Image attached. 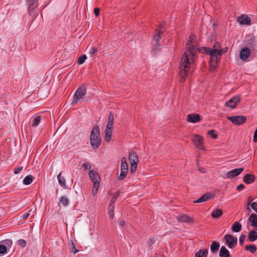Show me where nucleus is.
<instances>
[{
  "instance_id": "nucleus-32",
  "label": "nucleus",
  "mask_w": 257,
  "mask_h": 257,
  "mask_svg": "<svg viewBox=\"0 0 257 257\" xmlns=\"http://www.w3.org/2000/svg\"><path fill=\"white\" fill-rule=\"evenodd\" d=\"M244 249H245V250H249L250 251V252H251L252 253H253L256 251L257 247H256V246L254 244H250V245H246L245 246Z\"/></svg>"
},
{
  "instance_id": "nucleus-53",
  "label": "nucleus",
  "mask_w": 257,
  "mask_h": 257,
  "mask_svg": "<svg viewBox=\"0 0 257 257\" xmlns=\"http://www.w3.org/2000/svg\"><path fill=\"white\" fill-rule=\"evenodd\" d=\"M245 188V186L242 184H240L236 187V190L238 191H241Z\"/></svg>"
},
{
  "instance_id": "nucleus-24",
  "label": "nucleus",
  "mask_w": 257,
  "mask_h": 257,
  "mask_svg": "<svg viewBox=\"0 0 257 257\" xmlns=\"http://www.w3.org/2000/svg\"><path fill=\"white\" fill-rule=\"evenodd\" d=\"M242 225L238 222H234L231 227V230L233 232H238L241 230Z\"/></svg>"
},
{
  "instance_id": "nucleus-58",
  "label": "nucleus",
  "mask_w": 257,
  "mask_h": 257,
  "mask_svg": "<svg viewBox=\"0 0 257 257\" xmlns=\"http://www.w3.org/2000/svg\"><path fill=\"white\" fill-rule=\"evenodd\" d=\"M196 39V36L194 34H191L190 36H189V39L190 40H192L193 41H194Z\"/></svg>"
},
{
  "instance_id": "nucleus-40",
  "label": "nucleus",
  "mask_w": 257,
  "mask_h": 257,
  "mask_svg": "<svg viewBox=\"0 0 257 257\" xmlns=\"http://www.w3.org/2000/svg\"><path fill=\"white\" fill-rule=\"evenodd\" d=\"M120 170L128 171V164L127 162H121Z\"/></svg>"
},
{
  "instance_id": "nucleus-45",
  "label": "nucleus",
  "mask_w": 257,
  "mask_h": 257,
  "mask_svg": "<svg viewBox=\"0 0 257 257\" xmlns=\"http://www.w3.org/2000/svg\"><path fill=\"white\" fill-rule=\"evenodd\" d=\"M155 242V238L154 237H150L148 242V245L149 246L150 249L152 248V245Z\"/></svg>"
},
{
  "instance_id": "nucleus-8",
  "label": "nucleus",
  "mask_w": 257,
  "mask_h": 257,
  "mask_svg": "<svg viewBox=\"0 0 257 257\" xmlns=\"http://www.w3.org/2000/svg\"><path fill=\"white\" fill-rule=\"evenodd\" d=\"M163 34V31L159 30L158 29L155 30V34L154 36V39L156 41V44L154 45L152 47V52L156 54L160 51V47L159 45V41L161 39V35Z\"/></svg>"
},
{
  "instance_id": "nucleus-43",
  "label": "nucleus",
  "mask_w": 257,
  "mask_h": 257,
  "mask_svg": "<svg viewBox=\"0 0 257 257\" xmlns=\"http://www.w3.org/2000/svg\"><path fill=\"white\" fill-rule=\"evenodd\" d=\"M220 43L218 42H216L214 44L212 48H210V49L216 50H220Z\"/></svg>"
},
{
  "instance_id": "nucleus-30",
  "label": "nucleus",
  "mask_w": 257,
  "mask_h": 257,
  "mask_svg": "<svg viewBox=\"0 0 257 257\" xmlns=\"http://www.w3.org/2000/svg\"><path fill=\"white\" fill-rule=\"evenodd\" d=\"M223 214L222 211L220 209H216L213 210L211 213V216L213 218H218Z\"/></svg>"
},
{
  "instance_id": "nucleus-3",
  "label": "nucleus",
  "mask_w": 257,
  "mask_h": 257,
  "mask_svg": "<svg viewBox=\"0 0 257 257\" xmlns=\"http://www.w3.org/2000/svg\"><path fill=\"white\" fill-rule=\"evenodd\" d=\"M100 129L98 125H94L90 133V143L92 148L95 150L99 148L101 144Z\"/></svg>"
},
{
  "instance_id": "nucleus-37",
  "label": "nucleus",
  "mask_w": 257,
  "mask_h": 257,
  "mask_svg": "<svg viewBox=\"0 0 257 257\" xmlns=\"http://www.w3.org/2000/svg\"><path fill=\"white\" fill-rule=\"evenodd\" d=\"M127 171H123L120 170V173L118 176V179L121 180L125 178L127 174Z\"/></svg>"
},
{
  "instance_id": "nucleus-6",
  "label": "nucleus",
  "mask_w": 257,
  "mask_h": 257,
  "mask_svg": "<svg viewBox=\"0 0 257 257\" xmlns=\"http://www.w3.org/2000/svg\"><path fill=\"white\" fill-rule=\"evenodd\" d=\"M86 92V87L85 84H81L75 91L71 105H74L84 96Z\"/></svg>"
},
{
  "instance_id": "nucleus-52",
  "label": "nucleus",
  "mask_w": 257,
  "mask_h": 257,
  "mask_svg": "<svg viewBox=\"0 0 257 257\" xmlns=\"http://www.w3.org/2000/svg\"><path fill=\"white\" fill-rule=\"evenodd\" d=\"M23 167H18V168L15 169L14 172L15 174H18L23 170Z\"/></svg>"
},
{
  "instance_id": "nucleus-54",
  "label": "nucleus",
  "mask_w": 257,
  "mask_h": 257,
  "mask_svg": "<svg viewBox=\"0 0 257 257\" xmlns=\"http://www.w3.org/2000/svg\"><path fill=\"white\" fill-rule=\"evenodd\" d=\"M253 141L254 143L257 142V128L254 132Z\"/></svg>"
},
{
  "instance_id": "nucleus-26",
  "label": "nucleus",
  "mask_w": 257,
  "mask_h": 257,
  "mask_svg": "<svg viewBox=\"0 0 257 257\" xmlns=\"http://www.w3.org/2000/svg\"><path fill=\"white\" fill-rule=\"evenodd\" d=\"M220 246L219 242L213 241L210 245V250L212 253H216Z\"/></svg>"
},
{
  "instance_id": "nucleus-35",
  "label": "nucleus",
  "mask_w": 257,
  "mask_h": 257,
  "mask_svg": "<svg viewBox=\"0 0 257 257\" xmlns=\"http://www.w3.org/2000/svg\"><path fill=\"white\" fill-rule=\"evenodd\" d=\"M119 192H117L115 193H114L110 200V203L109 207H111L112 205H114V203L115 202V200L116 198L119 196Z\"/></svg>"
},
{
  "instance_id": "nucleus-11",
  "label": "nucleus",
  "mask_w": 257,
  "mask_h": 257,
  "mask_svg": "<svg viewBox=\"0 0 257 257\" xmlns=\"http://www.w3.org/2000/svg\"><path fill=\"white\" fill-rule=\"evenodd\" d=\"M240 101V97L239 95H235L231 97L229 100L226 101L225 106L231 108L236 107L237 104Z\"/></svg>"
},
{
  "instance_id": "nucleus-21",
  "label": "nucleus",
  "mask_w": 257,
  "mask_h": 257,
  "mask_svg": "<svg viewBox=\"0 0 257 257\" xmlns=\"http://www.w3.org/2000/svg\"><path fill=\"white\" fill-rule=\"evenodd\" d=\"M177 219L180 222L191 223H193L194 221L193 218L190 217L186 214H182L179 216L177 217Z\"/></svg>"
},
{
  "instance_id": "nucleus-33",
  "label": "nucleus",
  "mask_w": 257,
  "mask_h": 257,
  "mask_svg": "<svg viewBox=\"0 0 257 257\" xmlns=\"http://www.w3.org/2000/svg\"><path fill=\"white\" fill-rule=\"evenodd\" d=\"M33 177L32 175L27 176L23 180V184L28 185L30 184L33 181Z\"/></svg>"
},
{
  "instance_id": "nucleus-12",
  "label": "nucleus",
  "mask_w": 257,
  "mask_h": 257,
  "mask_svg": "<svg viewBox=\"0 0 257 257\" xmlns=\"http://www.w3.org/2000/svg\"><path fill=\"white\" fill-rule=\"evenodd\" d=\"M192 140L196 148L200 150H204L203 138L202 137L198 135H194L192 136Z\"/></svg>"
},
{
  "instance_id": "nucleus-49",
  "label": "nucleus",
  "mask_w": 257,
  "mask_h": 257,
  "mask_svg": "<svg viewBox=\"0 0 257 257\" xmlns=\"http://www.w3.org/2000/svg\"><path fill=\"white\" fill-rule=\"evenodd\" d=\"M97 49L95 47H93L91 48V50L89 52V54L91 56H93L97 52Z\"/></svg>"
},
{
  "instance_id": "nucleus-55",
  "label": "nucleus",
  "mask_w": 257,
  "mask_h": 257,
  "mask_svg": "<svg viewBox=\"0 0 257 257\" xmlns=\"http://www.w3.org/2000/svg\"><path fill=\"white\" fill-rule=\"evenodd\" d=\"M100 9L98 8H95L94 10V13L96 16H98L99 15Z\"/></svg>"
},
{
  "instance_id": "nucleus-23",
  "label": "nucleus",
  "mask_w": 257,
  "mask_h": 257,
  "mask_svg": "<svg viewBox=\"0 0 257 257\" xmlns=\"http://www.w3.org/2000/svg\"><path fill=\"white\" fill-rule=\"evenodd\" d=\"M255 229L253 230H251L248 232V240L249 241H254L257 240V232Z\"/></svg>"
},
{
  "instance_id": "nucleus-42",
  "label": "nucleus",
  "mask_w": 257,
  "mask_h": 257,
  "mask_svg": "<svg viewBox=\"0 0 257 257\" xmlns=\"http://www.w3.org/2000/svg\"><path fill=\"white\" fill-rule=\"evenodd\" d=\"M7 247H11L12 245L13 242L11 239H5L2 241Z\"/></svg>"
},
{
  "instance_id": "nucleus-38",
  "label": "nucleus",
  "mask_w": 257,
  "mask_h": 257,
  "mask_svg": "<svg viewBox=\"0 0 257 257\" xmlns=\"http://www.w3.org/2000/svg\"><path fill=\"white\" fill-rule=\"evenodd\" d=\"M87 59V56L86 55H82L80 57H79L78 60L77 61V63L79 65L82 64L86 59Z\"/></svg>"
},
{
  "instance_id": "nucleus-39",
  "label": "nucleus",
  "mask_w": 257,
  "mask_h": 257,
  "mask_svg": "<svg viewBox=\"0 0 257 257\" xmlns=\"http://www.w3.org/2000/svg\"><path fill=\"white\" fill-rule=\"evenodd\" d=\"M7 247L4 244H0V255L7 252Z\"/></svg>"
},
{
  "instance_id": "nucleus-28",
  "label": "nucleus",
  "mask_w": 257,
  "mask_h": 257,
  "mask_svg": "<svg viewBox=\"0 0 257 257\" xmlns=\"http://www.w3.org/2000/svg\"><path fill=\"white\" fill-rule=\"evenodd\" d=\"M68 248L70 253L75 254L79 251V250L76 248L75 244L72 240H70L68 242Z\"/></svg>"
},
{
  "instance_id": "nucleus-15",
  "label": "nucleus",
  "mask_w": 257,
  "mask_h": 257,
  "mask_svg": "<svg viewBox=\"0 0 257 257\" xmlns=\"http://www.w3.org/2000/svg\"><path fill=\"white\" fill-rule=\"evenodd\" d=\"M250 51L249 49L247 47H244L242 48L240 52V58L242 60H245L250 56Z\"/></svg>"
},
{
  "instance_id": "nucleus-20",
  "label": "nucleus",
  "mask_w": 257,
  "mask_h": 257,
  "mask_svg": "<svg viewBox=\"0 0 257 257\" xmlns=\"http://www.w3.org/2000/svg\"><path fill=\"white\" fill-rule=\"evenodd\" d=\"M248 221L251 223V226L254 229L257 230V214L252 213L248 218Z\"/></svg>"
},
{
  "instance_id": "nucleus-56",
  "label": "nucleus",
  "mask_w": 257,
  "mask_h": 257,
  "mask_svg": "<svg viewBox=\"0 0 257 257\" xmlns=\"http://www.w3.org/2000/svg\"><path fill=\"white\" fill-rule=\"evenodd\" d=\"M228 50V48L227 47H225V48H224L222 49H220V52H221V56L224 54V53H225Z\"/></svg>"
},
{
  "instance_id": "nucleus-25",
  "label": "nucleus",
  "mask_w": 257,
  "mask_h": 257,
  "mask_svg": "<svg viewBox=\"0 0 257 257\" xmlns=\"http://www.w3.org/2000/svg\"><path fill=\"white\" fill-rule=\"evenodd\" d=\"M41 117L40 116H36L31 119V126L33 127H36L40 122Z\"/></svg>"
},
{
  "instance_id": "nucleus-44",
  "label": "nucleus",
  "mask_w": 257,
  "mask_h": 257,
  "mask_svg": "<svg viewBox=\"0 0 257 257\" xmlns=\"http://www.w3.org/2000/svg\"><path fill=\"white\" fill-rule=\"evenodd\" d=\"M111 208L109 209V210L108 211V214L110 216V217L112 219L114 217V206L112 205L111 207Z\"/></svg>"
},
{
  "instance_id": "nucleus-16",
  "label": "nucleus",
  "mask_w": 257,
  "mask_h": 257,
  "mask_svg": "<svg viewBox=\"0 0 257 257\" xmlns=\"http://www.w3.org/2000/svg\"><path fill=\"white\" fill-rule=\"evenodd\" d=\"M213 195L211 194L210 192H207L204 194L201 197H200L199 199L193 201L194 203H199L204 202H206L209 200L210 198L213 196Z\"/></svg>"
},
{
  "instance_id": "nucleus-59",
  "label": "nucleus",
  "mask_w": 257,
  "mask_h": 257,
  "mask_svg": "<svg viewBox=\"0 0 257 257\" xmlns=\"http://www.w3.org/2000/svg\"><path fill=\"white\" fill-rule=\"evenodd\" d=\"M119 224L121 226L123 227L125 225V222L122 220H118Z\"/></svg>"
},
{
  "instance_id": "nucleus-22",
  "label": "nucleus",
  "mask_w": 257,
  "mask_h": 257,
  "mask_svg": "<svg viewBox=\"0 0 257 257\" xmlns=\"http://www.w3.org/2000/svg\"><path fill=\"white\" fill-rule=\"evenodd\" d=\"M220 257H231L228 250L224 246H222L219 252Z\"/></svg>"
},
{
  "instance_id": "nucleus-63",
  "label": "nucleus",
  "mask_w": 257,
  "mask_h": 257,
  "mask_svg": "<svg viewBox=\"0 0 257 257\" xmlns=\"http://www.w3.org/2000/svg\"><path fill=\"white\" fill-rule=\"evenodd\" d=\"M253 200V199L252 198V197H248V198H247V201L248 202H250V204L251 205V204L252 203H251V202Z\"/></svg>"
},
{
  "instance_id": "nucleus-13",
  "label": "nucleus",
  "mask_w": 257,
  "mask_h": 257,
  "mask_svg": "<svg viewBox=\"0 0 257 257\" xmlns=\"http://www.w3.org/2000/svg\"><path fill=\"white\" fill-rule=\"evenodd\" d=\"M244 170L243 168H239L232 170L226 173V178L232 179L238 176Z\"/></svg>"
},
{
  "instance_id": "nucleus-34",
  "label": "nucleus",
  "mask_w": 257,
  "mask_h": 257,
  "mask_svg": "<svg viewBox=\"0 0 257 257\" xmlns=\"http://www.w3.org/2000/svg\"><path fill=\"white\" fill-rule=\"evenodd\" d=\"M138 162H130L131 165L130 168V172L131 173H134L137 170Z\"/></svg>"
},
{
  "instance_id": "nucleus-60",
  "label": "nucleus",
  "mask_w": 257,
  "mask_h": 257,
  "mask_svg": "<svg viewBox=\"0 0 257 257\" xmlns=\"http://www.w3.org/2000/svg\"><path fill=\"white\" fill-rule=\"evenodd\" d=\"M30 215V213L29 212H26L25 213V214H23V218L24 219H26L28 216Z\"/></svg>"
},
{
  "instance_id": "nucleus-5",
  "label": "nucleus",
  "mask_w": 257,
  "mask_h": 257,
  "mask_svg": "<svg viewBox=\"0 0 257 257\" xmlns=\"http://www.w3.org/2000/svg\"><path fill=\"white\" fill-rule=\"evenodd\" d=\"M89 176L90 180L93 183L92 194L95 195L97 193L100 186V177L98 172L94 170H90Z\"/></svg>"
},
{
  "instance_id": "nucleus-50",
  "label": "nucleus",
  "mask_w": 257,
  "mask_h": 257,
  "mask_svg": "<svg viewBox=\"0 0 257 257\" xmlns=\"http://www.w3.org/2000/svg\"><path fill=\"white\" fill-rule=\"evenodd\" d=\"M251 208L256 212L257 213V203L255 202H252L251 204Z\"/></svg>"
},
{
  "instance_id": "nucleus-10",
  "label": "nucleus",
  "mask_w": 257,
  "mask_h": 257,
  "mask_svg": "<svg viewBox=\"0 0 257 257\" xmlns=\"http://www.w3.org/2000/svg\"><path fill=\"white\" fill-rule=\"evenodd\" d=\"M227 119L233 124L238 125L243 124L246 120V117L243 115L228 116Z\"/></svg>"
},
{
  "instance_id": "nucleus-1",
  "label": "nucleus",
  "mask_w": 257,
  "mask_h": 257,
  "mask_svg": "<svg viewBox=\"0 0 257 257\" xmlns=\"http://www.w3.org/2000/svg\"><path fill=\"white\" fill-rule=\"evenodd\" d=\"M198 48H197L195 45H191L186 48L188 55L185 52L181 59V64L180 66V76L181 77V81H184L186 77L187 76L188 72L190 68V64L194 62L195 57H196L195 53L198 51Z\"/></svg>"
},
{
  "instance_id": "nucleus-14",
  "label": "nucleus",
  "mask_w": 257,
  "mask_h": 257,
  "mask_svg": "<svg viewBox=\"0 0 257 257\" xmlns=\"http://www.w3.org/2000/svg\"><path fill=\"white\" fill-rule=\"evenodd\" d=\"M245 44L246 45L255 50L256 46V40L255 39V37L254 36L248 35L246 36Z\"/></svg>"
},
{
  "instance_id": "nucleus-51",
  "label": "nucleus",
  "mask_w": 257,
  "mask_h": 257,
  "mask_svg": "<svg viewBox=\"0 0 257 257\" xmlns=\"http://www.w3.org/2000/svg\"><path fill=\"white\" fill-rule=\"evenodd\" d=\"M82 167H83L84 170L90 169V168H91L90 165L89 163H84L82 165Z\"/></svg>"
},
{
  "instance_id": "nucleus-62",
  "label": "nucleus",
  "mask_w": 257,
  "mask_h": 257,
  "mask_svg": "<svg viewBox=\"0 0 257 257\" xmlns=\"http://www.w3.org/2000/svg\"><path fill=\"white\" fill-rule=\"evenodd\" d=\"M250 204V202H247V206L246 207V209L248 211H250V207L251 206Z\"/></svg>"
},
{
  "instance_id": "nucleus-61",
  "label": "nucleus",
  "mask_w": 257,
  "mask_h": 257,
  "mask_svg": "<svg viewBox=\"0 0 257 257\" xmlns=\"http://www.w3.org/2000/svg\"><path fill=\"white\" fill-rule=\"evenodd\" d=\"M198 169L199 171L202 173H205L206 172L205 169L204 168L199 167Z\"/></svg>"
},
{
  "instance_id": "nucleus-36",
  "label": "nucleus",
  "mask_w": 257,
  "mask_h": 257,
  "mask_svg": "<svg viewBox=\"0 0 257 257\" xmlns=\"http://www.w3.org/2000/svg\"><path fill=\"white\" fill-rule=\"evenodd\" d=\"M60 201L61 202V203L63 204V205L64 206H67L69 204V200H68V198L65 196H62L60 198Z\"/></svg>"
},
{
  "instance_id": "nucleus-64",
  "label": "nucleus",
  "mask_w": 257,
  "mask_h": 257,
  "mask_svg": "<svg viewBox=\"0 0 257 257\" xmlns=\"http://www.w3.org/2000/svg\"><path fill=\"white\" fill-rule=\"evenodd\" d=\"M120 161H126V158L124 157H122Z\"/></svg>"
},
{
  "instance_id": "nucleus-9",
  "label": "nucleus",
  "mask_w": 257,
  "mask_h": 257,
  "mask_svg": "<svg viewBox=\"0 0 257 257\" xmlns=\"http://www.w3.org/2000/svg\"><path fill=\"white\" fill-rule=\"evenodd\" d=\"M224 239L225 241V243L229 248H234L237 243V239L236 237H234L231 234H226L224 236Z\"/></svg>"
},
{
  "instance_id": "nucleus-31",
  "label": "nucleus",
  "mask_w": 257,
  "mask_h": 257,
  "mask_svg": "<svg viewBox=\"0 0 257 257\" xmlns=\"http://www.w3.org/2000/svg\"><path fill=\"white\" fill-rule=\"evenodd\" d=\"M128 161H138V157L135 151H131L129 152Z\"/></svg>"
},
{
  "instance_id": "nucleus-4",
  "label": "nucleus",
  "mask_w": 257,
  "mask_h": 257,
  "mask_svg": "<svg viewBox=\"0 0 257 257\" xmlns=\"http://www.w3.org/2000/svg\"><path fill=\"white\" fill-rule=\"evenodd\" d=\"M113 124L114 114L112 112H110L108 116L107 123L104 131V140L106 142H109L111 140Z\"/></svg>"
},
{
  "instance_id": "nucleus-18",
  "label": "nucleus",
  "mask_w": 257,
  "mask_h": 257,
  "mask_svg": "<svg viewBox=\"0 0 257 257\" xmlns=\"http://www.w3.org/2000/svg\"><path fill=\"white\" fill-rule=\"evenodd\" d=\"M237 22L241 25H250L251 24L250 18L245 15H241L238 17Z\"/></svg>"
},
{
  "instance_id": "nucleus-2",
  "label": "nucleus",
  "mask_w": 257,
  "mask_h": 257,
  "mask_svg": "<svg viewBox=\"0 0 257 257\" xmlns=\"http://www.w3.org/2000/svg\"><path fill=\"white\" fill-rule=\"evenodd\" d=\"M198 52L210 56V61L216 64L220 61L221 54L220 50L210 49L209 47H201L198 49Z\"/></svg>"
},
{
  "instance_id": "nucleus-7",
  "label": "nucleus",
  "mask_w": 257,
  "mask_h": 257,
  "mask_svg": "<svg viewBox=\"0 0 257 257\" xmlns=\"http://www.w3.org/2000/svg\"><path fill=\"white\" fill-rule=\"evenodd\" d=\"M27 5L28 7V12L30 16H32L34 18H36L38 13L34 12L35 10L37 8L38 6V0H26Z\"/></svg>"
},
{
  "instance_id": "nucleus-48",
  "label": "nucleus",
  "mask_w": 257,
  "mask_h": 257,
  "mask_svg": "<svg viewBox=\"0 0 257 257\" xmlns=\"http://www.w3.org/2000/svg\"><path fill=\"white\" fill-rule=\"evenodd\" d=\"M18 243L19 244L21 245L23 247L26 246V241L24 239H20L18 240Z\"/></svg>"
},
{
  "instance_id": "nucleus-19",
  "label": "nucleus",
  "mask_w": 257,
  "mask_h": 257,
  "mask_svg": "<svg viewBox=\"0 0 257 257\" xmlns=\"http://www.w3.org/2000/svg\"><path fill=\"white\" fill-rule=\"evenodd\" d=\"M255 178L253 174H246L243 176L242 180L245 184H250L255 181Z\"/></svg>"
},
{
  "instance_id": "nucleus-41",
  "label": "nucleus",
  "mask_w": 257,
  "mask_h": 257,
  "mask_svg": "<svg viewBox=\"0 0 257 257\" xmlns=\"http://www.w3.org/2000/svg\"><path fill=\"white\" fill-rule=\"evenodd\" d=\"M215 130H211L208 132V135H209L212 138L215 139L217 138V135L215 134Z\"/></svg>"
},
{
  "instance_id": "nucleus-27",
  "label": "nucleus",
  "mask_w": 257,
  "mask_h": 257,
  "mask_svg": "<svg viewBox=\"0 0 257 257\" xmlns=\"http://www.w3.org/2000/svg\"><path fill=\"white\" fill-rule=\"evenodd\" d=\"M61 174L62 173L61 172L57 176L58 182L62 187L65 189H67V186L66 184L65 179L64 178V177L61 176Z\"/></svg>"
},
{
  "instance_id": "nucleus-29",
  "label": "nucleus",
  "mask_w": 257,
  "mask_h": 257,
  "mask_svg": "<svg viewBox=\"0 0 257 257\" xmlns=\"http://www.w3.org/2000/svg\"><path fill=\"white\" fill-rule=\"evenodd\" d=\"M208 250L206 249H200L195 253V257H207Z\"/></svg>"
},
{
  "instance_id": "nucleus-47",
  "label": "nucleus",
  "mask_w": 257,
  "mask_h": 257,
  "mask_svg": "<svg viewBox=\"0 0 257 257\" xmlns=\"http://www.w3.org/2000/svg\"><path fill=\"white\" fill-rule=\"evenodd\" d=\"M245 238H246V235L244 234H242L240 236L239 239V242L240 245H243V244L244 242Z\"/></svg>"
},
{
  "instance_id": "nucleus-46",
  "label": "nucleus",
  "mask_w": 257,
  "mask_h": 257,
  "mask_svg": "<svg viewBox=\"0 0 257 257\" xmlns=\"http://www.w3.org/2000/svg\"><path fill=\"white\" fill-rule=\"evenodd\" d=\"M161 29H157L159 30H161V31H163V33L164 32V31L166 30V26L165 23L164 21H162V22L160 24L159 26Z\"/></svg>"
},
{
  "instance_id": "nucleus-17",
  "label": "nucleus",
  "mask_w": 257,
  "mask_h": 257,
  "mask_svg": "<svg viewBox=\"0 0 257 257\" xmlns=\"http://www.w3.org/2000/svg\"><path fill=\"white\" fill-rule=\"evenodd\" d=\"M201 119V116L199 114L196 113H193L188 114L187 116L188 121L192 123H196L200 121Z\"/></svg>"
},
{
  "instance_id": "nucleus-57",
  "label": "nucleus",
  "mask_w": 257,
  "mask_h": 257,
  "mask_svg": "<svg viewBox=\"0 0 257 257\" xmlns=\"http://www.w3.org/2000/svg\"><path fill=\"white\" fill-rule=\"evenodd\" d=\"M193 42V41L192 40L188 39L186 42V48H188V46H190V45H192V43Z\"/></svg>"
}]
</instances>
